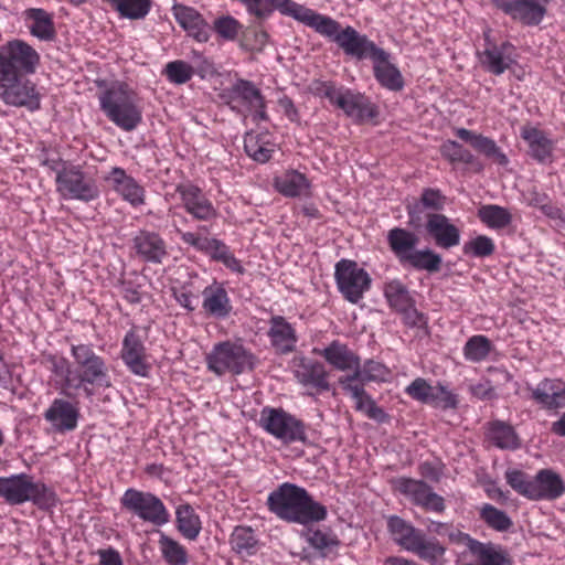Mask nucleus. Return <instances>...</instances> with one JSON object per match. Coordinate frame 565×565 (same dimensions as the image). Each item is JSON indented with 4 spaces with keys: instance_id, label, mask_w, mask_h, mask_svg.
Returning a JSON list of instances; mask_svg holds the SVG:
<instances>
[{
    "instance_id": "nucleus-1",
    "label": "nucleus",
    "mask_w": 565,
    "mask_h": 565,
    "mask_svg": "<svg viewBox=\"0 0 565 565\" xmlns=\"http://www.w3.org/2000/svg\"><path fill=\"white\" fill-rule=\"evenodd\" d=\"M267 508L288 523L309 526L327 519L328 510L302 487L284 482L268 494Z\"/></svg>"
},
{
    "instance_id": "nucleus-2",
    "label": "nucleus",
    "mask_w": 565,
    "mask_h": 565,
    "mask_svg": "<svg viewBox=\"0 0 565 565\" xmlns=\"http://www.w3.org/2000/svg\"><path fill=\"white\" fill-rule=\"evenodd\" d=\"M98 100L105 116L125 131L135 130L142 121L139 97L126 83H111L99 94Z\"/></svg>"
},
{
    "instance_id": "nucleus-3",
    "label": "nucleus",
    "mask_w": 565,
    "mask_h": 565,
    "mask_svg": "<svg viewBox=\"0 0 565 565\" xmlns=\"http://www.w3.org/2000/svg\"><path fill=\"white\" fill-rule=\"evenodd\" d=\"M71 355L75 364L74 391L83 390L85 395L90 397L94 392L89 386H111L108 364L103 356L95 352L93 344H72Z\"/></svg>"
},
{
    "instance_id": "nucleus-4",
    "label": "nucleus",
    "mask_w": 565,
    "mask_h": 565,
    "mask_svg": "<svg viewBox=\"0 0 565 565\" xmlns=\"http://www.w3.org/2000/svg\"><path fill=\"white\" fill-rule=\"evenodd\" d=\"M0 497L11 505L32 502L41 510H49L56 505L55 492L46 484L34 481L26 473L0 477Z\"/></svg>"
},
{
    "instance_id": "nucleus-5",
    "label": "nucleus",
    "mask_w": 565,
    "mask_h": 565,
    "mask_svg": "<svg viewBox=\"0 0 565 565\" xmlns=\"http://www.w3.org/2000/svg\"><path fill=\"white\" fill-rule=\"evenodd\" d=\"M318 34L334 42L345 55L362 61L372 58L374 55L381 57L383 49L379 47L365 34H361L353 26L342 28L341 23L327 15L317 31Z\"/></svg>"
},
{
    "instance_id": "nucleus-6",
    "label": "nucleus",
    "mask_w": 565,
    "mask_h": 565,
    "mask_svg": "<svg viewBox=\"0 0 565 565\" xmlns=\"http://www.w3.org/2000/svg\"><path fill=\"white\" fill-rule=\"evenodd\" d=\"M39 64L40 54L22 40L0 45V86L15 81L18 76L34 74Z\"/></svg>"
},
{
    "instance_id": "nucleus-7",
    "label": "nucleus",
    "mask_w": 565,
    "mask_h": 565,
    "mask_svg": "<svg viewBox=\"0 0 565 565\" xmlns=\"http://www.w3.org/2000/svg\"><path fill=\"white\" fill-rule=\"evenodd\" d=\"M256 363L257 358L249 350L231 341L216 343L206 355L207 369L217 376L227 372L239 375L253 371Z\"/></svg>"
},
{
    "instance_id": "nucleus-8",
    "label": "nucleus",
    "mask_w": 565,
    "mask_h": 565,
    "mask_svg": "<svg viewBox=\"0 0 565 565\" xmlns=\"http://www.w3.org/2000/svg\"><path fill=\"white\" fill-rule=\"evenodd\" d=\"M50 168L56 172L57 192L63 198L84 202L98 198L99 190L95 180L87 175L81 166L60 161L53 162Z\"/></svg>"
},
{
    "instance_id": "nucleus-9",
    "label": "nucleus",
    "mask_w": 565,
    "mask_h": 565,
    "mask_svg": "<svg viewBox=\"0 0 565 565\" xmlns=\"http://www.w3.org/2000/svg\"><path fill=\"white\" fill-rule=\"evenodd\" d=\"M259 424L268 434L285 444L307 445L309 443L307 425L281 407H264L260 412Z\"/></svg>"
},
{
    "instance_id": "nucleus-10",
    "label": "nucleus",
    "mask_w": 565,
    "mask_h": 565,
    "mask_svg": "<svg viewBox=\"0 0 565 565\" xmlns=\"http://www.w3.org/2000/svg\"><path fill=\"white\" fill-rule=\"evenodd\" d=\"M120 503L128 512L156 526H162L170 520V514L162 500L151 492L127 489Z\"/></svg>"
},
{
    "instance_id": "nucleus-11",
    "label": "nucleus",
    "mask_w": 565,
    "mask_h": 565,
    "mask_svg": "<svg viewBox=\"0 0 565 565\" xmlns=\"http://www.w3.org/2000/svg\"><path fill=\"white\" fill-rule=\"evenodd\" d=\"M334 278L339 291L351 303H358L363 298L372 281L367 271L350 259H341L335 264Z\"/></svg>"
},
{
    "instance_id": "nucleus-12",
    "label": "nucleus",
    "mask_w": 565,
    "mask_h": 565,
    "mask_svg": "<svg viewBox=\"0 0 565 565\" xmlns=\"http://www.w3.org/2000/svg\"><path fill=\"white\" fill-rule=\"evenodd\" d=\"M492 6L512 20L527 26L539 25L545 14L546 7L536 0H490Z\"/></svg>"
},
{
    "instance_id": "nucleus-13",
    "label": "nucleus",
    "mask_w": 565,
    "mask_h": 565,
    "mask_svg": "<svg viewBox=\"0 0 565 565\" xmlns=\"http://www.w3.org/2000/svg\"><path fill=\"white\" fill-rule=\"evenodd\" d=\"M0 97L7 105L25 107L32 111L41 106L40 94L35 84L26 76H18L15 81L2 84L0 86Z\"/></svg>"
},
{
    "instance_id": "nucleus-14",
    "label": "nucleus",
    "mask_w": 565,
    "mask_h": 565,
    "mask_svg": "<svg viewBox=\"0 0 565 565\" xmlns=\"http://www.w3.org/2000/svg\"><path fill=\"white\" fill-rule=\"evenodd\" d=\"M446 196L440 190L434 188L423 189L420 196L407 202L406 212L408 225L414 230H419L424 225V220L428 213H439L444 210Z\"/></svg>"
},
{
    "instance_id": "nucleus-15",
    "label": "nucleus",
    "mask_w": 565,
    "mask_h": 565,
    "mask_svg": "<svg viewBox=\"0 0 565 565\" xmlns=\"http://www.w3.org/2000/svg\"><path fill=\"white\" fill-rule=\"evenodd\" d=\"M177 193L180 194L184 210L198 221H212L217 216V211L204 192L194 184H179Z\"/></svg>"
},
{
    "instance_id": "nucleus-16",
    "label": "nucleus",
    "mask_w": 565,
    "mask_h": 565,
    "mask_svg": "<svg viewBox=\"0 0 565 565\" xmlns=\"http://www.w3.org/2000/svg\"><path fill=\"white\" fill-rule=\"evenodd\" d=\"M424 226L426 234L439 248L450 249L460 244V230L445 214L428 213Z\"/></svg>"
},
{
    "instance_id": "nucleus-17",
    "label": "nucleus",
    "mask_w": 565,
    "mask_h": 565,
    "mask_svg": "<svg viewBox=\"0 0 565 565\" xmlns=\"http://www.w3.org/2000/svg\"><path fill=\"white\" fill-rule=\"evenodd\" d=\"M334 105L359 124L374 119L379 115L377 107L370 98L349 88L342 89Z\"/></svg>"
},
{
    "instance_id": "nucleus-18",
    "label": "nucleus",
    "mask_w": 565,
    "mask_h": 565,
    "mask_svg": "<svg viewBox=\"0 0 565 565\" xmlns=\"http://www.w3.org/2000/svg\"><path fill=\"white\" fill-rule=\"evenodd\" d=\"M515 47L509 41L501 44L489 43L479 54L481 66L493 75H501L510 70L515 61Z\"/></svg>"
},
{
    "instance_id": "nucleus-19",
    "label": "nucleus",
    "mask_w": 565,
    "mask_h": 565,
    "mask_svg": "<svg viewBox=\"0 0 565 565\" xmlns=\"http://www.w3.org/2000/svg\"><path fill=\"white\" fill-rule=\"evenodd\" d=\"M457 536L461 540L458 545L465 546L477 557L480 565H511L512 559L509 553L500 545H495L491 542L482 543L467 533Z\"/></svg>"
},
{
    "instance_id": "nucleus-20",
    "label": "nucleus",
    "mask_w": 565,
    "mask_h": 565,
    "mask_svg": "<svg viewBox=\"0 0 565 565\" xmlns=\"http://www.w3.org/2000/svg\"><path fill=\"white\" fill-rule=\"evenodd\" d=\"M43 416L55 431L65 433L76 429L81 414L73 403L63 398H55Z\"/></svg>"
},
{
    "instance_id": "nucleus-21",
    "label": "nucleus",
    "mask_w": 565,
    "mask_h": 565,
    "mask_svg": "<svg viewBox=\"0 0 565 565\" xmlns=\"http://www.w3.org/2000/svg\"><path fill=\"white\" fill-rule=\"evenodd\" d=\"M132 243L137 255L145 262L161 264L168 256L166 242L156 232L140 231Z\"/></svg>"
},
{
    "instance_id": "nucleus-22",
    "label": "nucleus",
    "mask_w": 565,
    "mask_h": 565,
    "mask_svg": "<svg viewBox=\"0 0 565 565\" xmlns=\"http://www.w3.org/2000/svg\"><path fill=\"white\" fill-rule=\"evenodd\" d=\"M390 53L383 50L381 57L374 55L371 58L373 62V74L382 87L392 92H399L404 88L405 82L397 66L390 62Z\"/></svg>"
},
{
    "instance_id": "nucleus-23",
    "label": "nucleus",
    "mask_w": 565,
    "mask_h": 565,
    "mask_svg": "<svg viewBox=\"0 0 565 565\" xmlns=\"http://www.w3.org/2000/svg\"><path fill=\"white\" fill-rule=\"evenodd\" d=\"M106 179L113 182L115 191L131 205L138 206L145 203L143 188L122 168L114 167Z\"/></svg>"
},
{
    "instance_id": "nucleus-24",
    "label": "nucleus",
    "mask_w": 565,
    "mask_h": 565,
    "mask_svg": "<svg viewBox=\"0 0 565 565\" xmlns=\"http://www.w3.org/2000/svg\"><path fill=\"white\" fill-rule=\"evenodd\" d=\"M532 398L546 409L563 408L565 407V384L559 380L545 379L532 388Z\"/></svg>"
},
{
    "instance_id": "nucleus-25",
    "label": "nucleus",
    "mask_w": 565,
    "mask_h": 565,
    "mask_svg": "<svg viewBox=\"0 0 565 565\" xmlns=\"http://www.w3.org/2000/svg\"><path fill=\"white\" fill-rule=\"evenodd\" d=\"M387 244L399 264L405 266L409 255L417 249L419 237L415 232L404 227H393L387 232Z\"/></svg>"
},
{
    "instance_id": "nucleus-26",
    "label": "nucleus",
    "mask_w": 565,
    "mask_h": 565,
    "mask_svg": "<svg viewBox=\"0 0 565 565\" xmlns=\"http://www.w3.org/2000/svg\"><path fill=\"white\" fill-rule=\"evenodd\" d=\"M456 136L461 140L471 145L478 152L482 153L489 159L494 160L498 164L505 167L509 164V159L497 146L495 141L481 134H477L466 128H458Z\"/></svg>"
},
{
    "instance_id": "nucleus-27",
    "label": "nucleus",
    "mask_w": 565,
    "mask_h": 565,
    "mask_svg": "<svg viewBox=\"0 0 565 565\" xmlns=\"http://www.w3.org/2000/svg\"><path fill=\"white\" fill-rule=\"evenodd\" d=\"M521 137L529 146V154L540 163L553 161L554 142L544 131L525 126L521 129Z\"/></svg>"
},
{
    "instance_id": "nucleus-28",
    "label": "nucleus",
    "mask_w": 565,
    "mask_h": 565,
    "mask_svg": "<svg viewBox=\"0 0 565 565\" xmlns=\"http://www.w3.org/2000/svg\"><path fill=\"white\" fill-rule=\"evenodd\" d=\"M178 23L198 42H207L211 28L203 17L193 8L180 6L174 11Z\"/></svg>"
},
{
    "instance_id": "nucleus-29",
    "label": "nucleus",
    "mask_w": 565,
    "mask_h": 565,
    "mask_svg": "<svg viewBox=\"0 0 565 565\" xmlns=\"http://www.w3.org/2000/svg\"><path fill=\"white\" fill-rule=\"evenodd\" d=\"M533 500H556L565 493V482L552 469H542L534 477Z\"/></svg>"
},
{
    "instance_id": "nucleus-30",
    "label": "nucleus",
    "mask_w": 565,
    "mask_h": 565,
    "mask_svg": "<svg viewBox=\"0 0 565 565\" xmlns=\"http://www.w3.org/2000/svg\"><path fill=\"white\" fill-rule=\"evenodd\" d=\"M295 376L303 386L316 388L318 392L330 390L328 382V372L323 364L310 359H301Z\"/></svg>"
},
{
    "instance_id": "nucleus-31",
    "label": "nucleus",
    "mask_w": 565,
    "mask_h": 565,
    "mask_svg": "<svg viewBox=\"0 0 565 565\" xmlns=\"http://www.w3.org/2000/svg\"><path fill=\"white\" fill-rule=\"evenodd\" d=\"M202 307L205 312L216 319H225L232 312V305L226 289L222 285H210L202 291Z\"/></svg>"
},
{
    "instance_id": "nucleus-32",
    "label": "nucleus",
    "mask_w": 565,
    "mask_h": 565,
    "mask_svg": "<svg viewBox=\"0 0 565 565\" xmlns=\"http://www.w3.org/2000/svg\"><path fill=\"white\" fill-rule=\"evenodd\" d=\"M387 532L398 546L411 552L423 531L416 529L411 522L398 515H390L386 519Z\"/></svg>"
},
{
    "instance_id": "nucleus-33",
    "label": "nucleus",
    "mask_w": 565,
    "mask_h": 565,
    "mask_svg": "<svg viewBox=\"0 0 565 565\" xmlns=\"http://www.w3.org/2000/svg\"><path fill=\"white\" fill-rule=\"evenodd\" d=\"M343 391L349 393L355 401V409L365 413V415L376 420L377 423H384L387 418L386 413L382 407L377 406L372 396L364 390V385L345 382L340 384Z\"/></svg>"
},
{
    "instance_id": "nucleus-34",
    "label": "nucleus",
    "mask_w": 565,
    "mask_h": 565,
    "mask_svg": "<svg viewBox=\"0 0 565 565\" xmlns=\"http://www.w3.org/2000/svg\"><path fill=\"white\" fill-rule=\"evenodd\" d=\"M275 9H278L281 14L291 17L313 29L316 32L327 17L292 0H274V10Z\"/></svg>"
},
{
    "instance_id": "nucleus-35",
    "label": "nucleus",
    "mask_w": 565,
    "mask_h": 565,
    "mask_svg": "<svg viewBox=\"0 0 565 565\" xmlns=\"http://www.w3.org/2000/svg\"><path fill=\"white\" fill-rule=\"evenodd\" d=\"M320 355L339 371L352 370L354 372L360 359L347 344L337 340L326 347Z\"/></svg>"
},
{
    "instance_id": "nucleus-36",
    "label": "nucleus",
    "mask_w": 565,
    "mask_h": 565,
    "mask_svg": "<svg viewBox=\"0 0 565 565\" xmlns=\"http://www.w3.org/2000/svg\"><path fill=\"white\" fill-rule=\"evenodd\" d=\"M268 335L271 344L281 353L292 352L296 348L297 335L292 326L281 316L270 319Z\"/></svg>"
},
{
    "instance_id": "nucleus-37",
    "label": "nucleus",
    "mask_w": 565,
    "mask_h": 565,
    "mask_svg": "<svg viewBox=\"0 0 565 565\" xmlns=\"http://www.w3.org/2000/svg\"><path fill=\"white\" fill-rule=\"evenodd\" d=\"M390 371L383 363L374 360H366L363 365H361V361L359 360L355 371L352 372V374L341 376L339 379V384L351 382L365 385L369 382L385 381Z\"/></svg>"
},
{
    "instance_id": "nucleus-38",
    "label": "nucleus",
    "mask_w": 565,
    "mask_h": 565,
    "mask_svg": "<svg viewBox=\"0 0 565 565\" xmlns=\"http://www.w3.org/2000/svg\"><path fill=\"white\" fill-rule=\"evenodd\" d=\"M488 439L500 449L515 450L520 448L521 441L514 428L501 420L490 424Z\"/></svg>"
},
{
    "instance_id": "nucleus-39",
    "label": "nucleus",
    "mask_w": 565,
    "mask_h": 565,
    "mask_svg": "<svg viewBox=\"0 0 565 565\" xmlns=\"http://www.w3.org/2000/svg\"><path fill=\"white\" fill-rule=\"evenodd\" d=\"M230 543L232 550L242 559L255 555L259 550V542L254 530L249 526H236L231 535Z\"/></svg>"
},
{
    "instance_id": "nucleus-40",
    "label": "nucleus",
    "mask_w": 565,
    "mask_h": 565,
    "mask_svg": "<svg viewBox=\"0 0 565 565\" xmlns=\"http://www.w3.org/2000/svg\"><path fill=\"white\" fill-rule=\"evenodd\" d=\"M26 18L32 20L30 32L41 41H52L56 36V31L52 15L43 9L32 8L26 10Z\"/></svg>"
},
{
    "instance_id": "nucleus-41",
    "label": "nucleus",
    "mask_w": 565,
    "mask_h": 565,
    "mask_svg": "<svg viewBox=\"0 0 565 565\" xmlns=\"http://www.w3.org/2000/svg\"><path fill=\"white\" fill-rule=\"evenodd\" d=\"M177 529L183 537L195 540L202 529L200 516L189 503L180 504L175 511Z\"/></svg>"
},
{
    "instance_id": "nucleus-42",
    "label": "nucleus",
    "mask_w": 565,
    "mask_h": 565,
    "mask_svg": "<svg viewBox=\"0 0 565 565\" xmlns=\"http://www.w3.org/2000/svg\"><path fill=\"white\" fill-rule=\"evenodd\" d=\"M405 266L417 271H427L428 274H436L441 270L443 257L429 247L416 249L413 255H409Z\"/></svg>"
},
{
    "instance_id": "nucleus-43",
    "label": "nucleus",
    "mask_w": 565,
    "mask_h": 565,
    "mask_svg": "<svg viewBox=\"0 0 565 565\" xmlns=\"http://www.w3.org/2000/svg\"><path fill=\"white\" fill-rule=\"evenodd\" d=\"M309 181L305 174L289 170L275 179V186L279 193L288 198H296L309 189Z\"/></svg>"
},
{
    "instance_id": "nucleus-44",
    "label": "nucleus",
    "mask_w": 565,
    "mask_h": 565,
    "mask_svg": "<svg viewBox=\"0 0 565 565\" xmlns=\"http://www.w3.org/2000/svg\"><path fill=\"white\" fill-rule=\"evenodd\" d=\"M384 296L390 307L396 312L404 311L407 307L415 305V299L407 286L398 279L385 284Z\"/></svg>"
},
{
    "instance_id": "nucleus-45",
    "label": "nucleus",
    "mask_w": 565,
    "mask_h": 565,
    "mask_svg": "<svg viewBox=\"0 0 565 565\" xmlns=\"http://www.w3.org/2000/svg\"><path fill=\"white\" fill-rule=\"evenodd\" d=\"M397 490L404 495L411 498L414 504L423 507L431 487L423 480H415L411 478H399L396 481Z\"/></svg>"
},
{
    "instance_id": "nucleus-46",
    "label": "nucleus",
    "mask_w": 565,
    "mask_h": 565,
    "mask_svg": "<svg viewBox=\"0 0 565 565\" xmlns=\"http://www.w3.org/2000/svg\"><path fill=\"white\" fill-rule=\"evenodd\" d=\"M110 3L121 17L130 20L146 18L151 9V0H105Z\"/></svg>"
},
{
    "instance_id": "nucleus-47",
    "label": "nucleus",
    "mask_w": 565,
    "mask_h": 565,
    "mask_svg": "<svg viewBox=\"0 0 565 565\" xmlns=\"http://www.w3.org/2000/svg\"><path fill=\"white\" fill-rule=\"evenodd\" d=\"M478 217L490 228H504L512 222L508 209L495 204L482 205L478 211Z\"/></svg>"
},
{
    "instance_id": "nucleus-48",
    "label": "nucleus",
    "mask_w": 565,
    "mask_h": 565,
    "mask_svg": "<svg viewBox=\"0 0 565 565\" xmlns=\"http://www.w3.org/2000/svg\"><path fill=\"white\" fill-rule=\"evenodd\" d=\"M440 153L450 162H462L476 167L478 171L482 170V164L477 158L455 140L445 141L440 147Z\"/></svg>"
},
{
    "instance_id": "nucleus-49",
    "label": "nucleus",
    "mask_w": 565,
    "mask_h": 565,
    "mask_svg": "<svg viewBox=\"0 0 565 565\" xmlns=\"http://www.w3.org/2000/svg\"><path fill=\"white\" fill-rule=\"evenodd\" d=\"M411 552L425 562L435 563L445 554L446 548L436 539H427L423 532Z\"/></svg>"
},
{
    "instance_id": "nucleus-50",
    "label": "nucleus",
    "mask_w": 565,
    "mask_h": 565,
    "mask_svg": "<svg viewBox=\"0 0 565 565\" xmlns=\"http://www.w3.org/2000/svg\"><path fill=\"white\" fill-rule=\"evenodd\" d=\"M49 361L51 363V371L62 380V392L68 397L73 396L72 391H74L73 380H75V374L74 369L71 367L70 361L63 356L57 358L55 355H51Z\"/></svg>"
},
{
    "instance_id": "nucleus-51",
    "label": "nucleus",
    "mask_w": 565,
    "mask_h": 565,
    "mask_svg": "<svg viewBox=\"0 0 565 565\" xmlns=\"http://www.w3.org/2000/svg\"><path fill=\"white\" fill-rule=\"evenodd\" d=\"M213 260L222 263L232 271L243 274L244 267L230 250V247L221 239L212 237V247L207 254Z\"/></svg>"
},
{
    "instance_id": "nucleus-52",
    "label": "nucleus",
    "mask_w": 565,
    "mask_h": 565,
    "mask_svg": "<svg viewBox=\"0 0 565 565\" xmlns=\"http://www.w3.org/2000/svg\"><path fill=\"white\" fill-rule=\"evenodd\" d=\"M480 519L490 527L498 532H507L513 526L511 518L502 510L490 503H486L480 509Z\"/></svg>"
},
{
    "instance_id": "nucleus-53",
    "label": "nucleus",
    "mask_w": 565,
    "mask_h": 565,
    "mask_svg": "<svg viewBox=\"0 0 565 565\" xmlns=\"http://www.w3.org/2000/svg\"><path fill=\"white\" fill-rule=\"evenodd\" d=\"M507 483L519 494L533 500L534 498V477H530L526 472L518 469H509L505 471Z\"/></svg>"
},
{
    "instance_id": "nucleus-54",
    "label": "nucleus",
    "mask_w": 565,
    "mask_h": 565,
    "mask_svg": "<svg viewBox=\"0 0 565 565\" xmlns=\"http://www.w3.org/2000/svg\"><path fill=\"white\" fill-rule=\"evenodd\" d=\"M492 350V343L486 335H472L463 347L466 360L471 362L483 361Z\"/></svg>"
},
{
    "instance_id": "nucleus-55",
    "label": "nucleus",
    "mask_w": 565,
    "mask_h": 565,
    "mask_svg": "<svg viewBox=\"0 0 565 565\" xmlns=\"http://www.w3.org/2000/svg\"><path fill=\"white\" fill-rule=\"evenodd\" d=\"M494 252V242L487 235H478L462 246V254L468 257L484 258L491 256Z\"/></svg>"
},
{
    "instance_id": "nucleus-56",
    "label": "nucleus",
    "mask_w": 565,
    "mask_h": 565,
    "mask_svg": "<svg viewBox=\"0 0 565 565\" xmlns=\"http://www.w3.org/2000/svg\"><path fill=\"white\" fill-rule=\"evenodd\" d=\"M160 548L163 554L164 559L170 565H185L188 562L186 552L182 545H180L177 541L167 536L166 534H161Z\"/></svg>"
},
{
    "instance_id": "nucleus-57",
    "label": "nucleus",
    "mask_w": 565,
    "mask_h": 565,
    "mask_svg": "<svg viewBox=\"0 0 565 565\" xmlns=\"http://www.w3.org/2000/svg\"><path fill=\"white\" fill-rule=\"evenodd\" d=\"M236 96L238 97V102L248 109L252 106H262L263 94L250 81L244 78L236 79Z\"/></svg>"
},
{
    "instance_id": "nucleus-58",
    "label": "nucleus",
    "mask_w": 565,
    "mask_h": 565,
    "mask_svg": "<svg viewBox=\"0 0 565 565\" xmlns=\"http://www.w3.org/2000/svg\"><path fill=\"white\" fill-rule=\"evenodd\" d=\"M244 150L248 157L259 163H266L273 156V150L265 147L259 136L246 134L244 138Z\"/></svg>"
},
{
    "instance_id": "nucleus-59",
    "label": "nucleus",
    "mask_w": 565,
    "mask_h": 565,
    "mask_svg": "<svg viewBox=\"0 0 565 565\" xmlns=\"http://www.w3.org/2000/svg\"><path fill=\"white\" fill-rule=\"evenodd\" d=\"M164 72L168 79L178 85L188 83L194 73L193 67L181 60L169 62Z\"/></svg>"
},
{
    "instance_id": "nucleus-60",
    "label": "nucleus",
    "mask_w": 565,
    "mask_h": 565,
    "mask_svg": "<svg viewBox=\"0 0 565 565\" xmlns=\"http://www.w3.org/2000/svg\"><path fill=\"white\" fill-rule=\"evenodd\" d=\"M405 392L414 399L422 403L430 404L436 401L434 395L435 386H431L425 379H415L405 390Z\"/></svg>"
},
{
    "instance_id": "nucleus-61",
    "label": "nucleus",
    "mask_w": 565,
    "mask_h": 565,
    "mask_svg": "<svg viewBox=\"0 0 565 565\" xmlns=\"http://www.w3.org/2000/svg\"><path fill=\"white\" fill-rule=\"evenodd\" d=\"M241 29L242 24L232 15H222L213 23V30L226 41H234Z\"/></svg>"
},
{
    "instance_id": "nucleus-62",
    "label": "nucleus",
    "mask_w": 565,
    "mask_h": 565,
    "mask_svg": "<svg viewBox=\"0 0 565 565\" xmlns=\"http://www.w3.org/2000/svg\"><path fill=\"white\" fill-rule=\"evenodd\" d=\"M343 88H337L333 82H323L316 79L310 84V92L318 97L327 98L332 105Z\"/></svg>"
},
{
    "instance_id": "nucleus-63",
    "label": "nucleus",
    "mask_w": 565,
    "mask_h": 565,
    "mask_svg": "<svg viewBox=\"0 0 565 565\" xmlns=\"http://www.w3.org/2000/svg\"><path fill=\"white\" fill-rule=\"evenodd\" d=\"M308 541L310 545L321 554V556L324 555L326 550H331L333 546L339 544L335 536L320 530L313 531L309 535Z\"/></svg>"
},
{
    "instance_id": "nucleus-64",
    "label": "nucleus",
    "mask_w": 565,
    "mask_h": 565,
    "mask_svg": "<svg viewBox=\"0 0 565 565\" xmlns=\"http://www.w3.org/2000/svg\"><path fill=\"white\" fill-rule=\"evenodd\" d=\"M143 353H146V348L141 338L136 333L135 330H129L122 340V348L120 352L121 358Z\"/></svg>"
}]
</instances>
